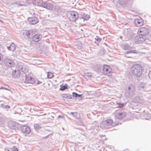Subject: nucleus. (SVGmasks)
I'll return each mask as SVG.
<instances>
[{
	"mask_svg": "<svg viewBox=\"0 0 151 151\" xmlns=\"http://www.w3.org/2000/svg\"><path fill=\"white\" fill-rule=\"evenodd\" d=\"M42 2V0H33V3L36 5L41 6Z\"/></svg>",
	"mask_w": 151,
	"mask_h": 151,
	"instance_id": "16",
	"label": "nucleus"
},
{
	"mask_svg": "<svg viewBox=\"0 0 151 151\" xmlns=\"http://www.w3.org/2000/svg\"><path fill=\"white\" fill-rule=\"evenodd\" d=\"M25 82L27 83L33 84L35 82V80L34 78L28 76L26 77Z\"/></svg>",
	"mask_w": 151,
	"mask_h": 151,
	"instance_id": "12",
	"label": "nucleus"
},
{
	"mask_svg": "<svg viewBox=\"0 0 151 151\" xmlns=\"http://www.w3.org/2000/svg\"><path fill=\"white\" fill-rule=\"evenodd\" d=\"M2 59L3 56L1 54V53H0V62H1V61Z\"/></svg>",
	"mask_w": 151,
	"mask_h": 151,
	"instance_id": "31",
	"label": "nucleus"
},
{
	"mask_svg": "<svg viewBox=\"0 0 151 151\" xmlns=\"http://www.w3.org/2000/svg\"><path fill=\"white\" fill-rule=\"evenodd\" d=\"M34 128L36 131H38L41 129V127L38 124H36L35 125Z\"/></svg>",
	"mask_w": 151,
	"mask_h": 151,
	"instance_id": "20",
	"label": "nucleus"
},
{
	"mask_svg": "<svg viewBox=\"0 0 151 151\" xmlns=\"http://www.w3.org/2000/svg\"><path fill=\"white\" fill-rule=\"evenodd\" d=\"M22 131L24 134H28L31 132V129L29 127L24 126L22 129Z\"/></svg>",
	"mask_w": 151,
	"mask_h": 151,
	"instance_id": "13",
	"label": "nucleus"
},
{
	"mask_svg": "<svg viewBox=\"0 0 151 151\" xmlns=\"http://www.w3.org/2000/svg\"><path fill=\"white\" fill-rule=\"evenodd\" d=\"M36 33H37L36 31L33 30H29L26 31V35L28 38H32V37Z\"/></svg>",
	"mask_w": 151,
	"mask_h": 151,
	"instance_id": "11",
	"label": "nucleus"
},
{
	"mask_svg": "<svg viewBox=\"0 0 151 151\" xmlns=\"http://www.w3.org/2000/svg\"><path fill=\"white\" fill-rule=\"evenodd\" d=\"M12 75L14 76L15 78H17L20 76L21 73L19 70H15L13 71L12 73Z\"/></svg>",
	"mask_w": 151,
	"mask_h": 151,
	"instance_id": "14",
	"label": "nucleus"
},
{
	"mask_svg": "<svg viewBox=\"0 0 151 151\" xmlns=\"http://www.w3.org/2000/svg\"><path fill=\"white\" fill-rule=\"evenodd\" d=\"M21 71L24 73H26L28 71L27 69L24 66H23L21 68Z\"/></svg>",
	"mask_w": 151,
	"mask_h": 151,
	"instance_id": "22",
	"label": "nucleus"
},
{
	"mask_svg": "<svg viewBox=\"0 0 151 151\" xmlns=\"http://www.w3.org/2000/svg\"><path fill=\"white\" fill-rule=\"evenodd\" d=\"M134 23L136 26L137 27H140L144 24L143 19L141 18H137L135 19Z\"/></svg>",
	"mask_w": 151,
	"mask_h": 151,
	"instance_id": "9",
	"label": "nucleus"
},
{
	"mask_svg": "<svg viewBox=\"0 0 151 151\" xmlns=\"http://www.w3.org/2000/svg\"><path fill=\"white\" fill-rule=\"evenodd\" d=\"M42 38V35L36 33L32 37L33 41L35 42H38L40 41Z\"/></svg>",
	"mask_w": 151,
	"mask_h": 151,
	"instance_id": "10",
	"label": "nucleus"
},
{
	"mask_svg": "<svg viewBox=\"0 0 151 151\" xmlns=\"http://www.w3.org/2000/svg\"><path fill=\"white\" fill-rule=\"evenodd\" d=\"M129 89H130V88L129 87Z\"/></svg>",
	"mask_w": 151,
	"mask_h": 151,
	"instance_id": "37",
	"label": "nucleus"
},
{
	"mask_svg": "<svg viewBox=\"0 0 151 151\" xmlns=\"http://www.w3.org/2000/svg\"><path fill=\"white\" fill-rule=\"evenodd\" d=\"M81 18L84 20H87L90 18V16L89 15L83 14L82 15Z\"/></svg>",
	"mask_w": 151,
	"mask_h": 151,
	"instance_id": "17",
	"label": "nucleus"
},
{
	"mask_svg": "<svg viewBox=\"0 0 151 151\" xmlns=\"http://www.w3.org/2000/svg\"><path fill=\"white\" fill-rule=\"evenodd\" d=\"M138 33L140 35L145 36L149 34V31L147 28L145 27H142L138 29Z\"/></svg>",
	"mask_w": 151,
	"mask_h": 151,
	"instance_id": "4",
	"label": "nucleus"
},
{
	"mask_svg": "<svg viewBox=\"0 0 151 151\" xmlns=\"http://www.w3.org/2000/svg\"><path fill=\"white\" fill-rule=\"evenodd\" d=\"M29 23L31 24H35L39 22V19L36 17H29L28 19Z\"/></svg>",
	"mask_w": 151,
	"mask_h": 151,
	"instance_id": "8",
	"label": "nucleus"
},
{
	"mask_svg": "<svg viewBox=\"0 0 151 151\" xmlns=\"http://www.w3.org/2000/svg\"><path fill=\"white\" fill-rule=\"evenodd\" d=\"M62 97L63 98H67L68 97V96L67 94H64L62 95Z\"/></svg>",
	"mask_w": 151,
	"mask_h": 151,
	"instance_id": "29",
	"label": "nucleus"
},
{
	"mask_svg": "<svg viewBox=\"0 0 151 151\" xmlns=\"http://www.w3.org/2000/svg\"><path fill=\"white\" fill-rule=\"evenodd\" d=\"M54 76L53 74L51 72L47 73V78H53Z\"/></svg>",
	"mask_w": 151,
	"mask_h": 151,
	"instance_id": "19",
	"label": "nucleus"
},
{
	"mask_svg": "<svg viewBox=\"0 0 151 151\" xmlns=\"http://www.w3.org/2000/svg\"><path fill=\"white\" fill-rule=\"evenodd\" d=\"M36 81H37V83L36 84H42V79H41V80H36Z\"/></svg>",
	"mask_w": 151,
	"mask_h": 151,
	"instance_id": "26",
	"label": "nucleus"
},
{
	"mask_svg": "<svg viewBox=\"0 0 151 151\" xmlns=\"http://www.w3.org/2000/svg\"><path fill=\"white\" fill-rule=\"evenodd\" d=\"M113 121L112 119H108L103 122L101 124L102 127H108L113 124Z\"/></svg>",
	"mask_w": 151,
	"mask_h": 151,
	"instance_id": "5",
	"label": "nucleus"
},
{
	"mask_svg": "<svg viewBox=\"0 0 151 151\" xmlns=\"http://www.w3.org/2000/svg\"><path fill=\"white\" fill-rule=\"evenodd\" d=\"M12 151H18V149L15 146H14L12 148Z\"/></svg>",
	"mask_w": 151,
	"mask_h": 151,
	"instance_id": "27",
	"label": "nucleus"
},
{
	"mask_svg": "<svg viewBox=\"0 0 151 151\" xmlns=\"http://www.w3.org/2000/svg\"><path fill=\"white\" fill-rule=\"evenodd\" d=\"M130 53L134 54H137L138 53L137 51L136 50H132L129 51L127 52H125V54H128Z\"/></svg>",
	"mask_w": 151,
	"mask_h": 151,
	"instance_id": "21",
	"label": "nucleus"
},
{
	"mask_svg": "<svg viewBox=\"0 0 151 151\" xmlns=\"http://www.w3.org/2000/svg\"><path fill=\"white\" fill-rule=\"evenodd\" d=\"M88 76H91V73H88Z\"/></svg>",
	"mask_w": 151,
	"mask_h": 151,
	"instance_id": "34",
	"label": "nucleus"
},
{
	"mask_svg": "<svg viewBox=\"0 0 151 151\" xmlns=\"http://www.w3.org/2000/svg\"><path fill=\"white\" fill-rule=\"evenodd\" d=\"M67 88V87L66 86H61L60 88V90L62 91H64Z\"/></svg>",
	"mask_w": 151,
	"mask_h": 151,
	"instance_id": "23",
	"label": "nucleus"
},
{
	"mask_svg": "<svg viewBox=\"0 0 151 151\" xmlns=\"http://www.w3.org/2000/svg\"><path fill=\"white\" fill-rule=\"evenodd\" d=\"M120 114V115H122V113H120V114Z\"/></svg>",
	"mask_w": 151,
	"mask_h": 151,
	"instance_id": "36",
	"label": "nucleus"
},
{
	"mask_svg": "<svg viewBox=\"0 0 151 151\" xmlns=\"http://www.w3.org/2000/svg\"><path fill=\"white\" fill-rule=\"evenodd\" d=\"M78 18V15L77 12L73 11L69 12V19L70 21H75Z\"/></svg>",
	"mask_w": 151,
	"mask_h": 151,
	"instance_id": "2",
	"label": "nucleus"
},
{
	"mask_svg": "<svg viewBox=\"0 0 151 151\" xmlns=\"http://www.w3.org/2000/svg\"><path fill=\"white\" fill-rule=\"evenodd\" d=\"M73 93L74 94H75V96L76 97H80L81 96V95H79L77 94V93Z\"/></svg>",
	"mask_w": 151,
	"mask_h": 151,
	"instance_id": "30",
	"label": "nucleus"
},
{
	"mask_svg": "<svg viewBox=\"0 0 151 151\" xmlns=\"http://www.w3.org/2000/svg\"><path fill=\"white\" fill-rule=\"evenodd\" d=\"M47 3H42L41 6L47 9Z\"/></svg>",
	"mask_w": 151,
	"mask_h": 151,
	"instance_id": "25",
	"label": "nucleus"
},
{
	"mask_svg": "<svg viewBox=\"0 0 151 151\" xmlns=\"http://www.w3.org/2000/svg\"><path fill=\"white\" fill-rule=\"evenodd\" d=\"M131 72L133 76L139 77L141 76L142 73V67L138 64L134 65L131 68Z\"/></svg>",
	"mask_w": 151,
	"mask_h": 151,
	"instance_id": "1",
	"label": "nucleus"
},
{
	"mask_svg": "<svg viewBox=\"0 0 151 151\" xmlns=\"http://www.w3.org/2000/svg\"><path fill=\"white\" fill-rule=\"evenodd\" d=\"M53 7V4L50 3H47V9H52Z\"/></svg>",
	"mask_w": 151,
	"mask_h": 151,
	"instance_id": "18",
	"label": "nucleus"
},
{
	"mask_svg": "<svg viewBox=\"0 0 151 151\" xmlns=\"http://www.w3.org/2000/svg\"><path fill=\"white\" fill-rule=\"evenodd\" d=\"M4 64L5 65L8 67H12L14 65L15 63L13 60L6 58L4 60Z\"/></svg>",
	"mask_w": 151,
	"mask_h": 151,
	"instance_id": "7",
	"label": "nucleus"
},
{
	"mask_svg": "<svg viewBox=\"0 0 151 151\" xmlns=\"http://www.w3.org/2000/svg\"><path fill=\"white\" fill-rule=\"evenodd\" d=\"M7 47V48L10 51H14L15 50L16 46L14 44L12 43H11L9 46H8Z\"/></svg>",
	"mask_w": 151,
	"mask_h": 151,
	"instance_id": "15",
	"label": "nucleus"
},
{
	"mask_svg": "<svg viewBox=\"0 0 151 151\" xmlns=\"http://www.w3.org/2000/svg\"><path fill=\"white\" fill-rule=\"evenodd\" d=\"M5 108L6 109H8L10 108V106L8 105H6L5 106Z\"/></svg>",
	"mask_w": 151,
	"mask_h": 151,
	"instance_id": "32",
	"label": "nucleus"
},
{
	"mask_svg": "<svg viewBox=\"0 0 151 151\" xmlns=\"http://www.w3.org/2000/svg\"><path fill=\"white\" fill-rule=\"evenodd\" d=\"M4 89L6 90H8V91H10V90L9 89H8V88H3V87H2L1 88H0V89Z\"/></svg>",
	"mask_w": 151,
	"mask_h": 151,
	"instance_id": "33",
	"label": "nucleus"
},
{
	"mask_svg": "<svg viewBox=\"0 0 151 151\" xmlns=\"http://www.w3.org/2000/svg\"><path fill=\"white\" fill-rule=\"evenodd\" d=\"M103 67L102 73L104 75H108L109 74L112 73V69L108 65H104Z\"/></svg>",
	"mask_w": 151,
	"mask_h": 151,
	"instance_id": "3",
	"label": "nucleus"
},
{
	"mask_svg": "<svg viewBox=\"0 0 151 151\" xmlns=\"http://www.w3.org/2000/svg\"><path fill=\"white\" fill-rule=\"evenodd\" d=\"M58 118H62V116H61V115H59V116H58Z\"/></svg>",
	"mask_w": 151,
	"mask_h": 151,
	"instance_id": "35",
	"label": "nucleus"
},
{
	"mask_svg": "<svg viewBox=\"0 0 151 151\" xmlns=\"http://www.w3.org/2000/svg\"><path fill=\"white\" fill-rule=\"evenodd\" d=\"M95 39L96 40L99 42H101V39L97 36L96 37Z\"/></svg>",
	"mask_w": 151,
	"mask_h": 151,
	"instance_id": "28",
	"label": "nucleus"
},
{
	"mask_svg": "<svg viewBox=\"0 0 151 151\" xmlns=\"http://www.w3.org/2000/svg\"><path fill=\"white\" fill-rule=\"evenodd\" d=\"M117 107L118 108H122L124 106V104L122 103H117Z\"/></svg>",
	"mask_w": 151,
	"mask_h": 151,
	"instance_id": "24",
	"label": "nucleus"
},
{
	"mask_svg": "<svg viewBox=\"0 0 151 151\" xmlns=\"http://www.w3.org/2000/svg\"><path fill=\"white\" fill-rule=\"evenodd\" d=\"M146 37L142 35H137L135 39V42L137 43H140L145 41Z\"/></svg>",
	"mask_w": 151,
	"mask_h": 151,
	"instance_id": "6",
	"label": "nucleus"
}]
</instances>
